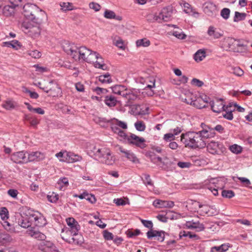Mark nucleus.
Wrapping results in <instances>:
<instances>
[{
	"mask_svg": "<svg viewBox=\"0 0 252 252\" xmlns=\"http://www.w3.org/2000/svg\"><path fill=\"white\" fill-rule=\"evenodd\" d=\"M64 154H65L64 155V156L66 157V158H72L73 156L74 157L77 156L76 155H74V153H73L72 152H68L66 151H64V152L61 151L59 153H57L55 155V156L56 157V158H63V157L64 156Z\"/></svg>",
	"mask_w": 252,
	"mask_h": 252,
	"instance_id": "a19ab883",
	"label": "nucleus"
},
{
	"mask_svg": "<svg viewBox=\"0 0 252 252\" xmlns=\"http://www.w3.org/2000/svg\"><path fill=\"white\" fill-rule=\"evenodd\" d=\"M62 47L64 51L70 55L75 61L79 60L80 47L68 41H64L63 43Z\"/></svg>",
	"mask_w": 252,
	"mask_h": 252,
	"instance_id": "39448f33",
	"label": "nucleus"
},
{
	"mask_svg": "<svg viewBox=\"0 0 252 252\" xmlns=\"http://www.w3.org/2000/svg\"><path fill=\"white\" fill-rule=\"evenodd\" d=\"M98 80L102 83L110 84L112 82L110 75L109 73H106L104 75H101L99 76Z\"/></svg>",
	"mask_w": 252,
	"mask_h": 252,
	"instance_id": "c9c22d12",
	"label": "nucleus"
},
{
	"mask_svg": "<svg viewBox=\"0 0 252 252\" xmlns=\"http://www.w3.org/2000/svg\"><path fill=\"white\" fill-rule=\"evenodd\" d=\"M137 47H148L150 45V41L147 38L137 40L136 42Z\"/></svg>",
	"mask_w": 252,
	"mask_h": 252,
	"instance_id": "58836bf2",
	"label": "nucleus"
},
{
	"mask_svg": "<svg viewBox=\"0 0 252 252\" xmlns=\"http://www.w3.org/2000/svg\"><path fill=\"white\" fill-rule=\"evenodd\" d=\"M113 44H114L119 49L123 50H125L126 44L125 43V41L120 37H115L113 39Z\"/></svg>",
	"mask_w": 252,
	"mask_h": 252,
	"instance_id": "c756f323",
	"label": "nucleus"
},
{
	"mask_svg": "<svg viewBox=\"0 0 252 252\" xmlns=\"http://www.w3.org/2000/svg\"><path fill=\"white\" fill-rule=\"evenodd\" d=\"M23 14L29 21L42 22V17L45 15L44 11L36 5L31 3L26 4L23 6Z\"/></svg>",
	"mask_w": 252,
	"mask_h": 252,
	"instance_id": "f03ea898",
	"label": "nucleus"
},
{
	"mask_svg": "<svg viewBox=\"0 0 252 252\" xmlns=\"http://www.w3.org/2000/svg\"><path fill=\"white\" fill-rule=\"evenodd\" d=\"M2 44L3 46L12 47L17 50L18 49V47H20L19 42L17 40H12L9 42H4Z\"/></svg>",
	"mask_w": 252,
	"mask_h": 252,
	"instance_id": "e433bc0d",
	"label": "nucleus"
},
{
	"mask_svg": "<svg viewBox=\"0 0 252 252\" xmlns=\"http://www.w3.org/2000/svg\"><path fill=\"white\" fill-rule=\"evenodd\" d=\"M136 129L139 131H143L146 128V126L142 121H137L134 124Z\"/></svg>",
	"mask_w": 252,
	"mask_h": 252,
	"instance_id": "49530a36",
	"label": "nucleus"
},
{
	"mask_svg": "<svg viewBox=\"0 0 252 252\" xmlns=\"http://www.w3.org/2000/svg\"><path fill=\"white\" fill-rule=\"evenodd\" d=\"M206 57V52L204 50L199 49L194 55V59L197 62H200Z\"/></svg>",
	"mask_w": 252,
	"mask_h": 252,
	"instance_id": "473e14b6",
	"label": "nucleus"
},
{
	"mask_svg": "<svg viewBox=\"0 0 252 252\" xmlns=\"http://www.w3.org/2000/svg\"><path fill=\"white\" fill-rule=\"evenodd\" d=\"M143 180V182H144V184L146 185H147V186L149 185V186H151L152 187H153V182H152L151 179H150V177L149 175L144 174Z\"/></svg>",
	"mask_w": 252,
	"mask_h": 252,
	"instance_id": "5fc2aeb1",
	"label": "nucleus"
},
{
	"mask_svg": "<svg viewBox=\"0 0 252 252\" xmlns=\"http://www.w3.org/2000/svg\"><path fill=\"white\" fill-rule=\"evenodd\" d=\"M232 70V73L236 76H242L244 74V71L239 67H234Z\"/></svg>",
	"mask_w": 252,
	"mask_h": 252,
	"instance_id": "13d9d810",
	"label": "nucleus"
},
{
	"mask_svg": "<svg viewBox=\"0 0 252 252\" xmlns=\"http://www.w3.org/2000/svg\"><path fill=\"white\" fill-rule=\"evenodd\" d=\"M38 248L41 251L47 252L48 251L54 250L55 246L51 242L49 241L43 240L40 242L38 244Z\"/></svg>",
	"mask_w": 252,
	"mask_h": 252,
	"instance_id": "aec40b11",
	"label": "nucleus"
},
{
	"mask_svg": "<svg viewBox=\"0 0 252 252\" xmlns=\"http://www.w3.org/2000/svg\"><path fill=\"white\" fill-rule=\"evenodd\" d=\"M15 7L11 5H6L2 9V13L5 16H10L14 14Z\"/></svg>",
	"mask_w": 252,
	"mask_h": 252,
	"instance_id": "2f4dec72",
	"label": "nucleus"
},
{
	"mask_svg": "<svg viewBox=\"0 0 252 252\" xmlns=\"http://www.w3.org/2000/svg\"><path fill=\"white\" fill-rule=\"evenodd\" d=\"M246 17V14L245 13H240L239 12H235V16L234 18V22H238L239 21L243 20Z\"/></svg>",
	"mask_w": 252,
	"mask_h": 252,
	"instance_id": "c03bdc74",
	"label": "nucleus"
},
{
	"mask_svg": "<svg viewBox=\"0 0 252 252\" xmlns=\"http://www.w3.org/2000/svg\"><path fill=\"white\" fill-rule=\"evenodd\" d=\"M12 238L5 232H0V243L4 244L11 242Z\"/></svg>",
	"mask_w": 252,
	"mask_h": 252,
	"instance_id": "7c9ffc66",
	"label": "nucleus"
},
{
	"mask_svg": "<svg viewBox=\"0 0 252 252\" xmlns=\"http://www.w3.org/2000/svg\"><path fill=\"white\" fill-rule=\"evenodd\" d=\"M41 22L35 21H24L22 24L23 31L33 38L38 37L41 32L40 24Z\"/></svg>",
	"mask_w": 252,
	"mask_h": 252,
	"instance_id": "7ed1b4c3",
	"label": "nucleus"
},
{
	"mask_svg": "<svg viewBox=\"0 0 252 252\" xmlns=\"http://www.w3.org/2000/svg\"><path fill=\"white\" fill-rule=\"evenodd\" d=\"M210 105L212 110L216 113H219L224 110V104L222 99H216L215 101H211Z\"/></svg>",
	"mask_w": 252,
	"mask_h": 252,
	"instance_id": "f3484780",
	"label": "nucleus"
},
{
	"mask_svg": "<svg viewBox=\"0 0 252 252\" xmlns=\"http://www.w3.org/2000/svg\"><path fill=\"white\" fill-rule=\"evenodd\" d=\"M61 10L63 11L72 10L73 9L72 3L70 2H61L60 4Z\"/></svg>",
	"mask_w": 252,
	"mask_h": 252,
	"instance_id": "79ce46f5",
	"label": "nucleus"
},
{
	"mask_svg": "<svg viewBox=\"0 0 252 252\" xmlns=\"http://www.w3.org/2000/svg\"><path fill=\"white\" fill-rule=\"evenodd\" d=\"M222 145L214 141H210L207 146V150L212 154H218L219 148H221Z\"/></svg>",
	"mask_w": 252,
	"mask_h": 252,
	"instance_id": "4be33fe9",
	"label": "nucleus"
},
{
	"mask_svg": "<svg viewBox=\"0 0 252 252\" xmlns=\"http://www.w3.org/2000/svg\"><path fill=\"white\" fill-rule=\"evenodd\" d=\"M15 103L10 100L5 101L2 104V107L7 110H10L14 108Z\"/></svg>",
	"mask_w": 252,
	"mask_h": 252,
	"instance_id": "37998d69",
	"label": "nucleus"
},
{
	"mask_svg": "<svg viewBox=\"0 0 252 252\" xmlns=\"http://www.w3.org/2000/svg\"><path fill=\"white\" fill-rule=\"evenodd\" d=\"M173 35L178 38L181 39H185L186 37V35L181 32L180 29L178 31H174Z\"/></svg>",
	"mask_w": 252,
	"mask_h": 252,
	"instance_id": "864d4df0",
	"label": "nucleus"
},
{
	"mask_svg": "<svg viewBox=\"0 0 252 252\" xmlns=\"http://www.w3.org/2000/svg\"><path fill=\"white\" fill-rule=\"evenodd\" d=\"M183 6L184 8V11L187 13H189L191 12V8L190 7V5L186 2H183L182 3Z\"/></svg>",
	"mask_w": 252,
	"mask_h": 252,
	"instance_id": "338daca9",
	"label": "nucleus"
},
{
	"mask_svg": "<svg viewBox=\"0 0 252 252\" xmlns=\"http://www.w3.org/2000/svg\"><path fill=\"white\" fill-rule=\"evenodd\" d=\"M66 222L68 226V227H66V228L72 231L75 236H77V233H79L80 229V226L78 222L73 218H67L66 219Z\"/></svg>",
	"mask_w": 252,
	"mask_h": 252,
	"instance_id": "9b49d317",
	"label": "nucleus"
},
{
	"mask_svg": "<svg viewBox=\"0 0 252 252\" xmlns=\"http://www.w3.org/2000/svg\"><path fill=\"white\" fill-rule=\"evenodd\" d=\"M79 54V57L78 61L82 60L88 63H94L96 59H98V55H99L97 52H93L85 46L80 47Z\"/></svg>",
	"mask_w": 252,
	"mask_h": 252,
	"instance_id": "20e7f679",
	"label": "nucleus"
},
{
	"mask_svg": "<svg viewBox=\"0 0 252 252\" xmlns=\"http://www.w3.org/2000/svg\"><path fill=\"white\" fill-rule=\"evenodd\" d=\"M20 223L21 226L23 228H28L32 225L30 220L28 219V216H27V213L26 214L25 217L23 218V219H22L21 220Z\"/></svg>",
	"mask_w": 252,
	"mask_h": 252,
	"instance_id": "ea45409f",
	"label": "nucleus"
},
{
	"mask_svg": "<svg viewBox=\"0 0 252 252\" xmlns=\"http://www.w3.org/2000/svg\"><path fill=\"white\" fill-rule=\"evenodd\" d=\"M147 236L148 239L156 237L158 241L163 242L164 240L165 232L162 230L151 229L147 232Z\"/></svg>",
	"mask_w": 252,
	"mask_h": 252,
	"instance_id": "ddd939ff",
	"label": "nucleus"
},
{
	"mask_svg": "<svg viewBox=\"0 0 252 252\" xmlns=\"http://www.w3.org/2000/svg\"><path fill=\"white\" fill-rule=\"evenodd\" d=\"M194 205L198 206L199 210L198 211V212L201 216H205V215H207L208 216L209 212V205H201L199 204L198 202L195 201Z\"/></svg>",
	"mask_w": 252,
	"mask_h": 252,
	"instance_id": "cd10ccee",
	"label": "nucleus"
},
{
	"mask_svg": "<svg viewBox=\"0 0 252 252\" xmlns=\"http://www.w3.org/2000/svg\"><path fill=\"white\" fill-rule=\"evenodd\" d=\"M191 84L192 85L197 86V87H201L203 85L204 83L202 81L197 79L196 78H193L192 79L191 81Z\"/></svg>",
	"mask_w": 252,
	"mask_h": 252,
	"instance_id": "0e129e2a",
	"label": "nucleus"
},
{
	"mask_svg": "<svg viewBox=\"0 0 252 252\" xmlns=\"http://www.w3.org/2000/svg\"><path fill=\"white\" fill-rule=\"evenodd\" d=\"M94 66L96 68H101L102 70L106 69V66L104 63L103 59L99 55H98V59H96L94 63Z\"/></svg>",
	"mask_w": 252,
	"mask_h": 252,
	"instance_id": "72a5a7b5",
	"label": "nucleus"
},
{
	"mask_svg": "<svg viewBox=\"0 0 252 252\" xmlns=\"http://www.w3.org/2000/svg\"><path fill=\"white\" fill-rule=\"evenodd\" d=\"M103 235L105 239L107 240H110L113 239V234L106 230L103 231Z\"/></svg>",
	"mask_w": 252,
	"mask_h": 252,
	"instance_id": "052dcab7",
	"label": "nucleus"
},
{
	"mask_svg": "<svg viewBox=\"0 0 252 252\" xmlns=\"http://www.w3.org/2000/svg\"><path fill=\"white\" fill-rule=\"evenodd\" d=\"M47 197L48 201L50 202L55 203L59 199V195L53 192L51 194H48Z\"/></svg>",
	"mask_w": 252,
	"mask_h": 252,
	"instance_id": "a18cd8bd",
	"label": "nucleus"
},
{
	"mask_svg": "<svg viewBox=\"0 0 252 252\" xmlns=\"http://www.w3.org/2000/svg\"><path fill=\"white\" fill-rule=\"evenodd\" d=\"M138 98H139V96L137 94L132 91H129L127 100L129 103H131L132 101L135 100Z\"/></svg>",
	"mask_w": 252,
	"mask_h": 252,
	"instance_id": "de8ad7c7",
	"label": "nucleus"
},
{
	"mask_svg": "<svg viewBox=\"0 0 252 252\" xmlns=\"http://www.w3.org/2000/svg\"><path fill=\"white\" fill-rule=\"evenodd\" d=\"M186 227L188 229H195L197 231H202L204 230L205 227L203 224L199 221H188L185 223Z\"/></svg>",
	"mask_w": 252,
	"mask_h": 252,
	"instance_id": "6ab92c4d",
	"label": "nucleus"
},
{
	"mask_svg": "<svg viewBox=\"0 0 252 252\" xmlns=\"http://www.w3.org/2000/svg\"><path fill=\"white\" fill-rule=\"evenodd\" d=\"M131 109L133 112L137 115H143L147 114L149 111V108L144 105L134 104L131 106Z\"/></svg>",
	"mask_w": 252,
	"mask_h": 252,
	"instance_id": "412c9836",
	"label": "nucleus"
},
{
	"mask_svg": "<svg viewBox=\"0 0 252 252\" xmlns=\"http://www.w3.org/2000/svg\"><path fill=\"white\" fill-rule=\"evenodd\" d=\"M62 238L69 243L79 244L81 243L82 236L77 233V236H75L74 233L70 230L64 228L61 233Z\"/></svg>",
	"mask_w": 252,
	"mask_h": 252,
	"instance_id": "423d86ee",
	"label": "nucleus"
},
{
	"mask_svg": "<svg viewBox=\"0 0 252 252\" xmlns=\"http://www.w3.org/2000/svg\"><path fill=\"white\" fill-rule=\"evenodd\" d=\"M94 150L95 152H94V155H90L89 156L91 157H93L94 156L100 157H104L105 156L108 157L110 156V152L109 149L105 148L102 149H96L94 148Z\"/></svg>",
	"mask_w": 252,
	"mask_h": 252,
	"instance_id": "b1692460",
	"label": "nucleus"
},
{
	"mask_svg": "<svg viewBox=\"0 0 252 252\" xmlns=\"http://www.w3.org/2000/svg\"><path fill=\"white\" fill-rule=\"evenodd\" d=\"M127 140L129 143L141 148H144L146 147L145 139L143 137H140L134 134L131 133L127 138Z\"/></svg>",
	"mask_w": 252,
	"mask_h": 252,
	"instance_id": "1a4fd4ad",
	"label": "nucleus"
},
{
	"mask_svg": "<svg viewBox=\"0 0 252 252\" xmlns=\"http://www.w3.org/2000/svg\"><path fill=\"white\" fill-rule=\"evenodd\" d=\"M188 97V99L185 98V101L188 104L193 105L199 109L205 107V105L204 104L205 102L201 98L195 99V97L191 93L189 94Z\"/></svg>",
	"mask_w": 252,
	"mask_h": 252,
	"instance_id": "9d476101",
	"label": "nucleus"
},
{
	"mask_svg": "<svg viewBox=\"0 0 252 252\" xmlns=\"http://www.w3.org/2000/svg\"><path fill=\"white\" fill-rule=\"evenodd\" d=\"M219 213V210L217 209L215 206H210L208 216L217 215Z\"/></svg>",
	"mask_w": 252,
	"mask_h": 252,
	"instance_id": "3c124183",
	"label": "nucleus"
},
{
	"mask_svg": "<svg viewBox=\"0 0 252 252\" xmlns=\"http://www.w3.org/2000/svg\"><path fill=\"white\" fill-rule=\"evenodd\" d=\"M181 141L186 147L196 149L203 148L206 146L207 142L204 140V137L198 132L189 131L182 134Z\"/></svg>",
	"mask_w": 252,
	"mask_h": 252,
	"instance_id": "f257e3e1",
	"label": "nucleus"
},
{
	"mask_svg": "<svg viewBox=\"0 0 252 252\" xmlns=\"http://www.w3.org/2000/svg\"><path fill=\"white\" fill-rule=\"evenodd\" d=\"M236 40L235 39L230 37H227L224 39L222 42V46L224 49L228 50L232 48L234 46Z\"/></svg>",
	"mask_w": 252,
	"mask_h": 252,
	"instance_id": "c85d7f7f",
	"label": "nucleus"
},
{
	"mask_svg": "<svg viewBox=\"0 0 252 252\" xmlns=\"http://www.w3.org/2000/svg\"><path fill=\"white\" fill-rule=\"evenodd\" d=\"M230 10L228 8H224L221 11L220 15L225 19H227L229 17Z\"/></svg>",
	"mask_w": 252,
	"mask_h": 252,
	"instance_id": "bf43d9fd",
	"label": "nucleus"
},
{
	"mask_svg": "<svg viewBox=\"0 0 252 252\" xmlns=\"http://www.w3.org/2000/svg\"><path fill=\"white\" fill-rule=\"evenodd\" d=\"M27 233L31 237L36 239L40 242L45 240L46 238L45 235L39 231L35 230L34 228L32 227L28 229L27 231Z\"/></svg>",
	"mask_w": 252,
	"mask_h": 252,
	"instance_id": "dca6fc26",
	"label": "nucleus"
},
{
	"mask_svg": "<svg viewBox=\"0 0 252 252\" xmlns=\"http://www.w3.org/2000/svg\"><path fill=\"white\" fill-rule=\"evenodd\" d=\"M25 92L28 93L32 98L37 99L39 95L37 93L35 92H32L30 90L25 88Z\"/></svg>",
	"mask_w": 252,
	"mask_h": 252,
	"instance_id": "774afa93",
	"label": "nucleus"
},
{
	"mask_svg": "<svg viewBox=\"0 0 252 252\" xmlns=\"http://www.w3.org/2000/svg\"><path fill=\"white\" fill-rule=\"evenodd\" d=\"M36 85L44 92L46 93H49V95L52 96L57 95L60 92V88L57 84H55L52 88H48L47 87L41 86V83L40 82H38Z\"/></svg>",
	"mask_w": 252,
	"mask_h": 252,
	"instance_id": "4468645a",
	"label": "nucleus"
},
{
	"mask_svg": "<svg viewBox=\"0 0 252 252\" xmlns=\"http://www.w3.org/2000/svg\"><path fill=\"white\" fill-rule=\"evenodd\" d=\"M153 204L157 208H171L174 206V203L172 201H163L159 199L155 200Z\"/></svg>",
	"mask_w": 252,
	"mask_h": 252,
	"instance_id": "a211bd4d",
	"label": "nucleus"
},
{
	"mask_svg": "<svg viewBox=\"0 0 252 252\" xmlns=\"http://www.w3.org/2000/svg\"><path fill=\"white\" fill-rule=\"evenodd\" d=\"M90 8L94 9L95 11H98L100 9V5L94 2H91L89 4Z\"/></svg>",
	"mask_w": 252,
	"mask_h": 252,
	"instance_id": "680f3d73",
	"label": "nucleus"
},
{
	"mask_svg": "<svg viewBox=\"0 0 252 252\" xmlns=\"http://www.w3.org/2000/svg\"><path fill=\"white\" fill-rule=\"evenodd\" d=\"M28 54L34 58H39L41 57V54L37 50L28 51Z\"/></svg>",
	"mask_w": 252,
	"mask_h": 252,
	"instance_id": "4d7b16f0",
	"label": "nucleus"
},
{
	"mask_svg": "<svg viewBox=\"0 0 252 252\" xmlns=\"http://www.w3.org/2000/svg\"><path fill=\"white\" fill-rule=\"evenodd\" d=\"M13 156L16 158H26L28 157V158H39L40 156H43V154L41 152L36 151V152H32L31 153L29 152H24V151H20L19 152H17L16 153H14Z\"/></svg>",
	"mask_w": 252,
	"mask_h": 252,
	"instance_id": "2eb2a0df",
	"label": "nucleus"
},
{
	"mask_svg": "<svg viewBox=\"0 0 252 252\" xmlns=\"http://www.w3.org/2000/svg\"><path fill=\"white\" fill-rule=\"evenodd\" d=\"M104 16L107 19H113L115 17V13L113 11L106 10L104 13Z\"/></svg>",
	"mask_w": 252,
	"mask_h": 252,
	"instance_id": "603ef678",
	"label": "nucleus"
},
{
	"mask_svg": "<svg viewBox=\"0 0 252 252\" xmlns=\"http://www.w3.org/2000/svg\"><path fill=\"white\" fill-rule=\"evenodd\" d=\"M0 217L3 220V222L2 223V225L4 229L7 231L10 232V233L15 232L14 228L11 227V224L9 222L6 221V220L9 218V213L8 210L5 207H2L0 210Z\"/></svg>",
	"mask_w": 252,
	"mask_h": 252,
	"instance_id": "6e6552de",
	"label": "nucleus"
},
{
	"mask_svg": "<svg viewBox=\"0 0 252 252\" xmlns=\"http://www.w3.org/2000/svg\"><path fill=\"white\" fill-rule=\"evenodd\" d=\"M104 102L108 107H113L117 105L118 100L113 95H107L104 97Z\"/></svg>",
	"mask_w": 252,
	"mask_h": 252,
	"instance_id": "393cba45",
	"label": "nucleus"
},
{
	"mask_svg": "<svg viewBox=\"0 0 252 252\" xmlns=\"http://www.w3.org/2000/svg\"><path fill=\"white\" fill-rule=\"evenodd\" d=\"M68 185V180L66 178L60 179L56 184V188L63 190L64 187Z\"/></svg>",
	"mask_w": 252,
	"mask_h": 252,
	"instance_id": "f704fd0d",
	"label": "nucleus"
},
{
	"mask_svg": "<svg viewBox=\"0 0 252 252\" xmlns=\"http://www.w3.org/2000/svg\"><path fill=\"white\" fill-rule=\"evenodd\" d=\"M229 150L235 154H240L243 150V148L236 144H233L229 147Z\"/></svg>",
	"mask_w": 252,
	"mask_h": 252,
	"instance_id": "4c0bfd02",
	"label": "nucleus"
},
{
	"mask_svg": "<svg viewBox=\"0 0 252 252\" xmlns=\"http://www.w3.org/2000/svg\"><path fill=\"white\" fill-rule=\"evenodd\" d=\"M150 84H148L144 89L143 93H145L149 96H152L155 94V92L153 89L156 88L155 79H153L152 80H150Z\"/></svg>",
	"mask_w": 252,
	"mask_h": 252,
	"instance_id": "a878e982",
	"label": "nucleus"
},
{
	"mask_svg": "<svg viewBox=\"0 0 252 252\" xmlns=\"http://www.w3.org/2000/svg\"><path fill=\"white\" fill-rule=\"evenodd\" d=\"M28 219L31 224L37 226H42L45 224V220L42 215L38 212L29 211L27 213Z\"/></svg>",
	"mask_w": 252,
	"mask_h": 252,
	"instance_id": "0eeeda50",
	"label": "nucleus"
},
{
	"mask_svg": "<svg viewBox=\"0 0 252 252\" xmlns=\"http://www.w3.org/2000/svg\"><path fill=\"white\" fill-rule=\"evenodd\" d=\"M141 221L142 223L144 225V226L148 228H150L151 229H152V228L153 226V224L152 221L142 219L141 220Z\"/></svg>",
	"mask_w": 252,
	"mask_h": 252,
	"instance_id": "69168bd1",
	"label": "nucleus"
},
{
	"mask_svg": "<svg viewBox=\"0 0 252 252\" xmlns=\"http://www.w3.org/2000/svg\"><path fill=\"white\" fill-rule=\"evenodd\" d=\"M112 89L114 94L120 95L122 91L124 90V87L122 86H116L112 87Z\"/></svg>",
	"mask_w": 252,
	"mask_h": 252,
	"instance_id": "6e6d98bb",
	"label": "nucleus"
},
{
	"mask_svg": "<svg viewBox=\"0 0 252 252\" xmlns=\"http://www.w3.org/2000/svg\"><path fill=\"white\" fill-rule=\"evenodd\" d=\"M207 33L210 36L214 39L219 38L222 36V33L219 32L213 26L209 27Z\"/></svg>",
	"mask_w": 252,
	"mask_h": 252,
	"instance_id": "bb28decb",
	"label": "nucleus"
},
{
	"mask_svg": "<svg viewBox=\"0 0 252 252\" xmlns=\"http://www.w3.org/2000/svg\"><path fill=\"white\" fill-rule=\"evenodd\" d=\"M173 13L172 8L170 6H168L163 8L161 12L159 13L158 16L156 18L158 20V19L159 20H162L164 21H168L170 19Z\"/></svg>",
	"mask_w": 252,
	"mask_h": 252,
	"instance_id": "f8f14e48",
	"label": "nucleus"
},
{
	"mask_svg": "<svg viewBox=\"0 0 252 252\" xmlns=\"http://www.w3.org/2000/svg\"><path fill=\"white\" fill-rule=\"evenodd\" d=\"M221 195L224 197L231 198L234 196L235 194L232 190H223L222 191Z\"/></svg>",
	"mask_w": 252,
	"mask_h": 252,
	"instance_id": "09e8293b",
	"label": "nucleus"
},
{
	"mask_svg": "<svg viewBox=\"0 0 252 252\" xmlns=\"http://www.w3.org/2000/svg\"><path fill=\"white\" fill-rule=\"evenodd\" d=\"M214 130V128L207 127L206 128L199 131V133L204 137V140L206 141L207 139L213 137L215 136V132Z\"/></svg>",
	"mask_w": 252,
	"mask_h": 252,
	"instance_id": "5701e85b",
	"label": "nucleus"
},
{
	"mask_svg": "<svg viewBox=\"0 0 252 252\" xmlns=\"http://www.w3.org/2000/svg\"><path fill=\"white\" fill-rule=\"evenodd\" d=\"M113 120L115 121V124L116 126H118L119 127L123 128V129H127V124L124 122L120 121L117 119L114 118Z\"/></svg>",
	"mask_w": 252,
	"mask_h": 252,
	"instance_id": "8fccbe9b",
	"label": "nucleus"
},
{
	"mask_svg": "<svg viewBox=\"0 0 252 252\" xmlns=\"http://www.w3.org/2000/svg\"><path fill=\"white\" fill-rule=\"evenodd\" d=\"M140 233V231L139 229H135L134 230H130L127 232V235L129 237H133L137 236Z\"/></svg>",
	"mask_w": 252,
	"mask_h": 252,
	"instance_id": "e2e57ef3",
	"label": "nucleus"
}]
</instances>
